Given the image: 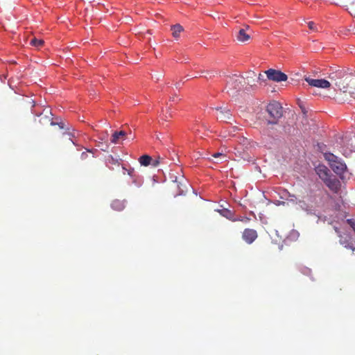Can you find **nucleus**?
<instances>
[{
    "instance_id": "f257e3e1",
    "label": "nucleus",
    "mask_w": 355,
    "mask_h": 355,
    "mask_svg": "<svg viewBox=\"0 0 355 355\" xmlns=\"http://www.w3.org/2000/svg\"><path fill=\"white\" fill-rule=\"evenodd\" d=\"M328 78L340 89V101L349 102L350 98L355 99V76L343 69H338L330 73Z\"/></svg>"
},
{
    "instance_id": "f03ea898",
    "label": "nucleus",
    "mask_w": 355,
    "mask_h": 355,
    "mask_svg": "<svg viewBox=\"0 0 355 355\" xmlns=\"http://www.w3.org/2000/svg\"><path fill=\"white\" fill-rule=\"evenodd\" d=\"M171 188L173 189L174 196L183 195L190 187L189 182L184 178L181 171L170 173Z\"/></svg>"
},
{
    "instance_id": "7ed1b4c3",
    "label": "nucleus",
    "mask_w": 355,
    "mask_h": 355,
    "mask_svg": "<svg viewBox=\"0 0 355 355\" xmlns=\"http://www.w3.org/2000/svg\"><path fill=\"white\" fill-rule=\"evenodd\" d=\"M266 112L269 114V124H277V121L282 116V106L277 101H272L266 105Z\"/></svg>"
},
{
    "instance_id": "20e7f679",
    "label": "nucleus",
    "mask_w": 355,
    "mask_h": 355,
    "mask_svg": "<svg viewBox=\"0 0 355 355\" xmlns=\"http://www.w3.org/2000/svg\"><path fill=\"white\" fill-rule=\"evenodd\" d=\"M238 145L234 150H236V155L238 157L243 159H249V155H248V151L252 148V145L250 144V141L244 137L239 138V141H238Z\"/></svg>"
},
{
    "instance_id": "39448f33",
    "label": "nucleus",
    "mask_w": 355,
    "mask_h": 355,
    "mask_svg": "<svg viewBox=\"0 0 355 355\" xmlns=\"http://www.w3.org/2000/svg\"><path fill=\"white\" fill-rule=\"evenodd\" d=\"M266 78L275 83H280L286 80V73L274 69H269L266 71Z\"/></svg>"
},
{
    "instance_id": "423d86ee",
    "label": "nucleus",
    "mask_w": 355,
    "mask_h": 355,
    "mask_svg": "<svg viewBox=\"0 0 355 355\" xmlns=\"http://www.w3.org/2000/svg\"><path fill=\"white\" fill-rule=\"evenodd\" d=\"M242 81L243 78L234 75L227 82V89L228 91H240L242 87Z\"/></svg>"
},
{
    "instance_id": "0eeeda50",
    "label": "nucleus",
    "mask_w": 355,
    "mask_h": 355,
    "mask_svg": "<svg viewBox=\"0 0 355 355\" xmlns=\"http://www.w3.org/2000/svg\"><path fill=\"white\" fill-rule=\"evenodd\" d=\"M44 112H46V114L42 113L40 114V123L41 124H47L50 123V125H58L59 128L62 130L64 128V125H63V123L62 122H54L52 121V118L49 115H51V112L48 110H44Z\"/></svg>"
},
{
    "instance_id": "6e6552de",
    "label": "nucleus",
    "mask_w": 355,
    "mask_h": 355,
    "mask_svg": "<svg viewBox=\"0 0 355 355\" xmlns=\"http://www.w3.org/2000/svg\"><path fill=\"white\" fill-rule=\"evenodd\" d=\"M305 81L309 85L321 89H328L330 87V82L324 79H313L309 77L305 78Z\"/></svg>"
},
{
    "instance_id": "1a4fd4ad",
    "label": "nucleus",
    "mask_w": 355,
    "mask_h": 355,
    "mask_svg": "<svg viewBox=\"0 0 355 355\" xmlns=\"http://www.w3.org/2000/svg\"><path fill=\"white\" fill-rule=\"evenodd\" d=\"M322 182H324V185L329 189L331 192L334 193H337L339 191V189H340V182H339L337 178H329V179H324L321 180Z\"/></svg>"
},
{
    "instance_id": "9d476101",
    "label": "nucleus",
    "mask_w": 355,
    "mask_h": 355,
    "mask_svg": "<svg viewBox=\"0 0 355 355\" xmlns=\"http://www.w3.org/2000/svg\"><path fill=\"white\" fill-rule=\"evenodd\" d=\"M241 238H243V240H244L246 243L251 244L257 238V232H256L254 230L247 228L243 232Z\"/></svg>"
},
{
    "instance_id": "9b49d317",
    "label": "nucleus",
    "mask_w": 355,
    "mask_h": 355,
    "mask_svg": "<svg viewBox=\"0 0 355 355\" xmlns=\"http://www.w3.org/2000/svg\"><path fill=\"white\" fill-rule=\"evenodd\" d=\"M315 173H317L318 176H319V178L321 180L335 178V177L331 175L328 168L324 165H318V166L315 167Z\"/></svg>"
},
{
    "instance_id": "f8f14e48",
    "label": "nucleus",
    "mask_w": 355,
    "mask_h": 355,
    "mask_svg": "<svg viewBox=\"0 0 355 355\" xmlns=\"http://www.w3.org/2000/svg\"><path fill=\"white\" fill-rule=\"evenodd\" d=\"M215 110L218 111V119H219L220 120L226 122L227 121L231 119V112H230V110L228 108L220 107L215 108Z\"/></svg>"
},
{
    "instance_id": "ddd939ff",
    "label": "nucleus",
    "mask_w": 355,
    "mask_h": 355,
    "mask_svg": "<svg viewBox=\"0 0 355 355\" xmlns=\"http://www.w3.org/2000/svg\"><path fill=\"white\" fill-rule=\"evenodd\" d=\"M330 168L337 175H340L346 170V165L342 162H329Z\"/></svg>"
},
{
    "instance_id": "4468645a",
    "label": "nucleus",
    "mask_w": 355,
    "mask_h": 355,
    "mask_svg": "<svg viewBox=\"0 0 355 355\" xmlns=\"http://www.w3.org/2000/svg\"><path fill=\"white\" fill-rule=\"evenodd\" d=\"M125 137L126 132L123 130L114 132L112 135V139H110V141L114 144H117L119 142V140H124Z\"/></svg>"
},
{
    "instance_id": "2eb2a0df",
    "label": "nucleus",
    "mask_w": 355,
    "mask_h": 355,
    "mask_svg": "<svg viewBox=\"0 0 355 355\" xmlns=\"http://www.w3.org/2000/svg\"><path fill=\"white\" fill-rule=\"evenodd\" d=\"M139 164L140 165L147 167L150 165L155 166V161L151 158V157L148 155H143L141 157H139Z\"/></svg>"
},
{
    "instance_id": "dca6fc26",
    "label": "nucleus",
    "mask_w": 355,
    "mask_h": 355,
    "mask_svg": "<svg viewBox=\"0 0 355 355\" xmlns=\"http://www.w3.org/2000/svg\"><path fill=\"white\" fill-rule=\"evenodd\" d=\"M237 40L241 42H246L249 39H250V36L245 33V28H241V30L238 31L237 33Z\"/></svg>"
},
{
    "instance_id": "f3484780",
    "label": "nucleus",
    "mask_w": 355,
    "mask_h": 355,
    "mask_svg": "<svg viewBox=\"0 0 355 355\" xmlns=\"http://www.w3.org/2000/svg\"><path fill=\"white\" fill-rule=\"evenodd\" d=\"M171 31H172L173 37L178 39L180 37V34L183 31V27L180 24L173 25L171 27Z\"/></svg>"
},
{
    "instance_id": "a211bd4d",
    "label": "nucleus",
    "mask_w": 355,
    "mask_h": 355,
    "mask_svg": "<svg viewBox=\"0 0 355 355\" xmlns=\"http://www.w3.org/2000/svg\"><path fill=\"white\" fill-rule=\"evenodd\" d=\"M123 207H125V206L121 200H116L112 202V208L116 211H121L123 210Z\"/></svg>"
},
{
    "instance_id": "6ab92c4d",
    "label": "nucleus",
    "mask_w": 355,
    "mask_h": 355,
    "mask_svg": "<svg viewBox=\"0 0 355 355\" xmlns=\"http://www.w3.org/2000/svg\"><path fill=\"white\" fill-rule=\"evenodd\" d=\"M340 243L347 249H350L352 251L355 250V247L349 243L347 239H343V237H340Z\"/></svg>"
},
{
    "instance_id": "aec40b11",
    "label": "nucleus",
    "mask_w": 355,
    "mask_h": 355,
    "mask_svg": "<svg viewBox=\"0 0 355 355\" xmlns=\"http://www.w3.org/2000/svg\"><path fill=\"white\" fill-rule=\"evenodd\" d=\"M324 159H326V161H327L328 163L340 162L338 160V158L335 155L331 153H324Z\"/></svg>"
},
{
    "instance_id": "412c9836",
    "label": "nucleus",
    "mask_w": 355,
    "mask_h": 355,
    "mask_svg": "<svg viewBox=\"0 0 355 355\" xmlns=\"http://www.w3.org/2000/svg\"><path fill=\"white\" fill-rule=\"evenodd\" d=\"M29 44L32 45V46L35 48H39L40 46H42L44 44L43 40L37 39L35 37L32 38L31 40V42H29Z\"/></svg>"
},
{
    "instance_id": "4be33fe9",
    "label": "nucleus",
    "mask_w": 355,
    "mask_h": 355,
    "mask_svg": "<svg viewBox=\"0 0 355 355\" xmlns=\"http://www.w3.org/2000/svg\"><path fill=\"white\" fill-rule=\"evenodd\" d=\"M295 204L300 206V207H301V209L305 211H309L311 209L309 205L306 203H305V201L304 200H298L297 201H296Z\"/></svg>"
},
{
    "instance_id": "5701e85b",
    "label": "nucleus",
    "mask_w": 355,
    "mask_h": 355,
    "mask_svg": "<svg viewBox=\"0 0 355 355\" xmlns=\"http://www.w3.org/2000/svg\"><path fill=\"white\" fill-rule=\"evenodd\" d=\"M308 27H309V29L311 30L312 31H316V26H315V24H314V22L309 21Z\"/></svg>"
},
{
    "instance_id": "b1692460",
    "label": "nucleus",
    "mask_w": 355,
    "mask_h": 355,
    "mask_svg": "<svg viewBox=\"0 0 355 355\" xmlns=\"http://www.w3.org/2000/svg\"><path fill=\"white\" fill-rule=\"evenodd\" d=\"M213 157L216 159V158H219V157H221L223 159H225V155L223 154V153H215L214 154H213Z\"/></svg>"
},
{
    "instance_id": "393cba45",
    "label": "nucleus",
    "mask_w": 355,
    "mask_h": 355,
    "mask_svg": "<svg viewBox=\"0 0 355 355\" xmlns=\"http://www.w3.org/2000/svg\"><path fill=\"white\" fill-rule=\"evenodd\" d=\"M347 224H349V227H351L353 230H355V220L352 219H347Z\"/></svg>"
},
{
    "instance_id": "a878e982",
    "label": "nucleus",
    "mask_w": 355,
    "mask_h": 355,
    "mask_svg": "<svg viewBox=\"0 0 355 355\" xmlns=\"http://www.w3.org/2000/svg\"><path fill=\"white\" fill-rule=\"evenodd\" d=\"M171 117V113L167 112L166 114H163V115H162V120L166 121L167 119Z\"/></svg>"
},
{
    "instance_id": "bb28decb",
    "label": "nucleus",
    "mask_w": 355,
    "mask_h": 355,
    "mask_svg": "<svg viewBox=\"0 0 355 355\" xmlns=\"http://www.w3.org/2000/svg\"><path fill=\"white\" fill-rule=\"evenodd\" d=\"M100 147V149H101V150L103 151H107V144H103L102 142H100V145L98 146Z\"/></svg>"
},
{
    "instance_id": "cd10ccee",
    "label": "nucleus",
    "mask_w": 355,
    "mask_h": 355,
    "mask_svg": "<svg viewBox=\"0 0 355 355\" xmlns=\"http://www.w3.org/2000/svg\"><path fill=\"white\" fill-rule=\"evenodd\" d=\"M289 198H291V202H294L298 201L297 200L296 196L294 194H289Z\"/></svg>"
},
{
    "instance_id": "c85d7f7f",
    "label": "nucleus",
    "mask_w": 355,
    "mask_h": 355,
    "mask_svg": "<svg viewBox=\"0 0 355 355\" xmlns=\"http://www.w3.org/2000/svg\"><path fill=\"white\" fill-rule=\"evenodd\" d=\"M341 0H331V2L334 3L335 4H338Z\"/></svg>"
},
{
    "instance_id": "c756f323",
    "label": "nucleus",
    "mask_w": 355,
    "mask_h": 355,
    "mask_svg": "<svg viewBox=\"0 0 355 355\" xmlns=\"http://www.w3.org/2000/svg\"><path fill=\"white\" fill-rule=\"evenodd\" d=\"M176 98H178L176 97V96H173V97L170 98V101H173V102H174V101H176Z\"/></svg>"
},
{
    "instance_id": "7c9ffc66",
    "label": "nucleus",
    "mask_w": 355,
    "mask_h": 355,
    "mask_svg": "<svg viewBox=\"0 0 355 355\" xmlns=\"http://www.w3.org/2000/svg\"><path fill=\"white\" fill-rule=\"evenodd\" d=\"M259 80H263V75H261L260 73V75H259Z\"/></svg>"
},
{
    "instance_id": "2f4dec72",
    "label": "nucleus",
    "mask_w": 355,
    "mask_h": 355,
    "mask_svg": "<svg viewBox=\"0 0 355 355\" xmlns=\"http://www.w3.org/2000/svg\"><path fill=\"white\" fill-rule=\"evenodd\" d=\"M159 159H160V157L157 156V160H156V164H159Z\"/></svg>"
},
{
    "instance_id": "473e14b6",
    "label": "nucleus",
    "mask_w": 355,
    "mask_h": 355,
    "mask_svg": "<svg viewBox=\"0 0 355 355\" xmlns=\"http://www.w3.org/2000/svg\"><path fill=\"white\" fill-rule=\"evenodd\" d=\"M175 87H177V88L180 87V83H175Z\"/></svg>"
},
{
    "instance_id": "72a5a7b5",
    "label": "nucleus",
    "mask_w": 355,
    "mask_h": 355,
    "mask_svg": "<svg viewBox=\"0 0 355 355\" xmlns=\"http://www.w3.org/2000/svg\"><path fill=\"white\" fill-rule=\"evenodd\" d=\"M157 173H162V170H161V169H158V170H157Z\"/></svg>"
},
{
    "instance_id": "f704fd0d",
    "label": "nucleus",
    "mask_w": 355,
    "mask_h": 355,
    "mask_svg": "<svg viewBox=\"0 0 355 355\" xmlns=\"http://www.w3.org/2000/svg\"><path fill=\"white\" fill-rule=\"evenodd\" d=\"M156 17H159V14H156Z\"/></svg>"
},
{
    "instance_id": "c9c22d12",
    "label": "nucleus",
    "mask_w": 355,
    "mask_h": 355,
    "mask_svg": "<svg viewBox=\"0 0 355 355\" xmlns=\"http://www.w3.org/2000/svg\"><path fill=\"white\" fill-rule=\"evenodd\" d=\"M353 231H354V232H355V230H353Z\"/></svg>"
}]
</instances>
